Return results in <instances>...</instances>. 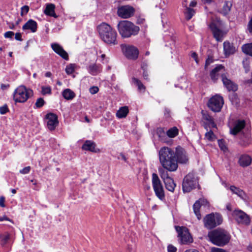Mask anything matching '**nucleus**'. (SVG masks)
Returning <instances> with one entry per match:
<instances>
[{
	"label": "nucleus",
	"instance_id": "obj_1",
	"mask_svg": "<svg viewBox=\"0 0 252 252\" xmlns=\"http://www.w3.org/2000/svg\"><path fill=\"white\" fill-rule=\"evenodd\" d=\"M176 154L174 149L168 147H163L158 151L159 162L168 171L174 172L178 168Z\"/></svg>",
	"mask_w": 252,
	"mask_h": 252
},
{
	"label": "nucleus",
	"instance_id": "obj_2",
	"mask_svg": "<svg viewBox=\"0 0 252 252\" xmlns=\"http://www.w3.org/2000/svg\"><path fill=\"white\" fill-rule=\"evenodd\" d=\"M97 30L101 39L105 43L111 45L118 44L117 32L109 25L103 23L97 27Z\"/></svg>",
	"mask_w": 252,
	"mask_h": 252
},
{
	"label": "nucleus",
	"instance_id": "obj_3",
	"mask_svg": "<svg viewBox=\"0 0 252 252\" xmlns=\"http://www.w3.org/2000/svg\"><path fill=\"white\" fill-rule=\"evenodd\" d=\"M208 237L213 244L220 247L227 244L230 239L229 234L226 231L221 229H217L209 232Z\"/></svg>",
	"mask_w": 252,
	"mask_h": 252
},
{
	"label": "nucleus",
	"instance_id": "obj_4",
	"mask_svg": "<svg viewBox=\"0 0 252 252\" xmlns=\"http://www.w3.org/2000/svg\"><path fill=\"white\" fill-rule=\"evenodd\" d=\"M120 34L123 38L129 37L137 35L139 32V27L128 21H121L117 25Z\"/></svg>",
	"mask_w": 252,
	"mask_h": 252
},
{
	"label": "nucleus",
	"instance_id": "obj_5",
	"mask_svg": "<svg viewBox=\"0 0 252 252\" xmlns=\"http://www.w3.org/2000/svg\"><path fill=\"white\" fill-rule=\"evenodd\" d=\"M33 95L32 91L24 85L17 87L13 93V100L15 102L24 103Z\"/></svg>",
	"mask_w": 252,
	"mask_h": 252
},
{
	"label": "nucleus",
	"instance_id": "obj_6",
	"mask_svg": "<svg viewBox=\"0 0 252 252\" xmlns=\"http://www.w3.org/2000/svg\"><path fill=\"white\" fill-rule=\"evenodd\" d=\"M198 178L193 172L189 173L184 178L182 189L184 192H189L198 186Z\"/></svg>",
	"mask_w": 252,
	"mask_h": 252
},
{
	"label": "nucleus",
	"instance_id": "obj_7",
	"mask_svg": "<svg viewBox=\"0 0 252 252\" xmlns=\"http://www.w3.org/2000/svg\"><path fill=\"white\" fill-rule=\"evenodd\" d=\"M222 218L220 215L213 213L207 215L203 219L205 227L211 229L221 223Z\"/></svg>",
	"mask_w": 252,
	"mask_h": 252
},
{
	"label": "nucleus",
	"instance_id": "obj_8",
	"mask_svg": "<svg viewBox=\"0 0 252 252\" xmlns=\"http://www.w3.org/2000/svg\"><path fill=\"white\" fill-rule=\"evenodd\" d=\"M221 24L220 19L216 18V19H212L211 23L209 25L214 38L218 41H222L223 38V32L220 29V26Z\"/></svg>",
	"mask_w": 252,
	"mask_h": 252
},
{
	"label": "nucleus",
	"instance_id": "obj_9",
	"mask_svg": "<svg viewBox=\"0 0 252 252\" xmlns=\"http://www.w3.org/2000/svg\"><path fill=\"white\" fill-rule=\"evenodd\" d=\"M152 185L156 196L160 200L165 198L164 191L161 182L156 173L152 174Z\"/></svg>",
	"mask_w": 252,
	"mask_h": 252
},
{
	"label": "nucleus",
	"instance_id": "obj_10",
	"mask_svg": "<svg viewBox=\"0 0 252 252\" xmlns=\"http://www.w3.org/2000/svg\"><path fill=\"white\" fill-rule=\"evenodd\" d=\"M175 228L178 232V237L181 244H188L192 242V238L187 227L175 226Z\"/></svg>",
	"mask_w": 252,
	"mask_h": 252
},
{
	"label": "nucleus",
	"instance_id": "obj_11",
	"mask_svg": "<svg viewBox=\"0 0 252 252\" xmlns=\"http://www.w3.org/2000/svg\"><path fill=\"white\" fill-rule=\"evenodd\" d=\"M121 48L125 56L129 60H135L137 59L139 52L137 48L131 45H122Z\"/></svg>",
	"mask_w": 252,
	"mask_h": 252
},
{
	"label": "nucleus",
	"instance_id": "obj_12",
	"mask_svg": "<svg viewBox=\"0 0 252 252\" xmlns=\"http://www.w3.org/2000/svg\"><path fill=\"white\" fill-rule=\"evenodd\" d=\"M223 103L222 97L216 94L209 99L208 106L212 111L215 112H219L221 110Z\"/></svg>",
	"mask_w": 252,
	"mask_h": 252
},
{
	"label": "nucleus",
	"instance_id": "obj_13",
	"mask_svg": "<svg viewBox=\"0 0 252 252\" xmlns=\"http://www.w3.org/2000/svg\"><path fill=\"white\" fill-rule=\"evenodd\" d=\"M232 216L239 224L248 225L250 223L248 215L240 210H235L232 213Z\"/></svg>",
	"mask_w": 252,
	"mask_h": 252
},
{
	"label": "nucleus",
	"instance_id": "obj_14",
	"mask_svg": "<svg viewBox=\"0 0 252 252\" xmlns=\"http://www.w3.org/2000/svg\"><path fill=\"white\" fill-rule=\"evenodd\" d=\"M134 8L128 5L122 6L118 9L117 13L122 18H128L133 15Z\"/></svg>",
	"mask_w": 252,
	"mask_h": 252
},
{
	"label": "nucleus",
	"instance_id": "obj_15",
	"mask_svg": "<svg viewBox=\"0 0 252 252\" xmlns=\"http://www.w3.org/2000/svg\"><path fill=\"white\" fill-rule=\"evenodd\" d=\"M47 120V126L50 130H53L58 126L59 122L57 116L52 113H50L46 115Z\"/></svg>",
	"mask_w": 252,
	"mask_h": 252
},
{
	"label": "nucleus",
	"instance_id": "obj_16",
	"mask_svg": "<svg viewBox=\"0 0 252 252\" xmlns=\"http://www.w3.org/2000/svg\"><path fill=\"white\" fill-rule=\"evenodd\" d=\"M245 126V122L244 120H237L233 124V127L230 128V132L233 135H237Z\"/></svg>",
	"mask_w": 252,
	"mask_h": 252
},
{
	"label": "nucleus",
	"instance_id": "obj_17",
	"mask_svg": "<svg viewBox=\"0 0 252 252\" xmlns=\"http://www.w3.org/2000/svg\"><path fill=\"white\" fill-rule=\"evenodd\" d=\"M51 48L53 50L63 59L67 61L69 59L67 53L63 49V48L58 43H52Z\"/></svg>",
	"mask_w": 252,
	"mask_h": 252
},
{
	"label": "nucleus",
	"instance_id": "obj_18",
	"mask_svg": "<svg viewBox=\"0 0 252 252\" xmlns=\"http://www.w3.org/2000/svg\"><path fill=\"white\" fill-rule=\"evenodd\" d=\"M177 153V163H186L188 161V158L185 151L180 147L176 148L175 150Z\"/></svg>",
	"mask_w": 252,
	"mask_h": 252
},
{
	"label": "nucleus",
	"instance_id": "obj_19",
	"mask_svg": "<svg viewBox=\"0 0 252 252\" xmlns=\"http://www.w3.org/2000/svg\"><path fill=\"white\" fill-rule=\"evenodd\" d=\"M207 200L200 199L197 200L193 205V210L194 213L196 215L197 219L200 220L201 219V215L200 213V208L202 205H206L208 204Z\"/></svg>",
	"mask_w": 252,
	"mask_h": 252
},
{
	"label": "nucleus",
	"instance_id": "obj_20",
	"mask_svg": "<svg viewBox=\"0 0 252 252\" xmlns=\"http://www.w3.org/2000/svg\"><path fill=\"white\" fill-rule=\"evenodd\" d=\"M221 80L224 86L228 90V91L235 92L237 90V86L231 80L229 79L225 74L221 75Z\"/></svg>",
	"mask_w": 252,
	"mask_h": 252
},
{
	"label": "nucleus",
	"instance_id": "obj_21",
	"mask_svg": "<svg viewBox=\"0 0 252 252\" xmlns=\"http://www.w3.org/2000/svg\"><path fill=\"white\" fill-rule=\"evenodd\" d=\"M224 54L226 56L234 54L237 51L236 47L229 41H224L223 44Z\"/></svg>",
	"mask_w": 252,
	"mask_h": 252
},
{
	"label": "nucleus",
	"instance_id": "obj_22",
	"mask_svg": "<svg viewBox=\"0 0 252 252\" xmlns=\"http://www.w3.org/2000/svg\"><path fill=\"white\" fill-rule=\"evenodd\" d=\"M84 150L89 151L94 153H97L99 150L96 148L95 142L91 140H86L82 146Z\"/></svg>",
	"mask_w": 252,
	"mask_h": 252
},
{
	"label": "nucleus",
	"instance_id": "obj_23",
	"mask_svg": "<svg viewBox=\"0 0 252 252\" xmlns=\"http://www.w3.org/2000/svg\"><path fill=\"white\" fill-rule=\"evenodd\" d=\"M37 24L36 21L30 19L23 26L22 29L24 31L30 30L32 32H35L37 30Z\"/></svg>",
	"mask_w": 252,
	"mask_h": 252
},
{
	"label": "nucleus",
	"instance_id": "obj_24",
	"mask_svg": "<svg viewBox=\"0 0 252 252\" xmlns=\"http://www.w3.org/2000/svg\"><path fill=\"white\" fill-rule=\"evenodd\" d=\"M252 161V158L250 156L244 154L241 155L239 159L238 163L240 165L243 167H245L249 166Z\"/></svg>",
	"mask_w": 252,
	"mask_h": 252
},
{
	"label": "nucleus",
	"instance_id": "obj_25",
	"mask_svg": "<svg viewBox=\"0 0 252 252\" xmlns=\"http://www.w3.org/2000/svg\"><path fill=\"white\" fill-rule=\"evenodd\" d=\"M55 5L52 3H48L46 4L45 9L44 10V13L45 15L53 17L55 18L58 17L55 12Z\"/></svg>",
	"mask_w": 252,
	"mask_h": 252
},
{
	"label": "nucleus",
	"instance_id": "obj_26",
	"mask_svg": "<svg viewBox=\"0 0 252 252\" xmlns=\"http://www.w3.org/2000/svg\"><path fill=\"white\" fill-rule=\"evenodd\" d=\"M223 68L222 65H219L211 71L210 77L212 81L216 82L218 80L220 72L223 69Z\"/></svg>",
	"mask_w": 252,
	"mask_h": 252
},
{
	"label": "nucleus",
	"instance_id": "obj_27",
	"mask_svg": "<svg viewBox=\"0 0 252 252\" xmlns=\"http://www.w3.org/2000/svg\"><path fill=\"white\" fill-rule=\"evenodd\" d=\"M89 72L93 75H96L101 71V66L100 64L93 63L88 67Z\"/></svg>",
	"mask_w": 252,
	"mask_h": 252
},
{
	"label": "nucleus",
	"instance_id": "obj_28",
	"mask_svg": "<svg viewBox=\"0 0 252 252\" xmlns=\"http://www.w3.org/2000/svg\"><path fill=\"white\" fill-rule=\"evenodd\" d=\"M11 239V234L8 232L0 234V244L2 247L5 246Z\"/></svg>",
	"mask_w": 252,
	"mask_h": 252
},
{
	"label": "nucleus",
	"instance_id": "obj_29",
	"mask_svg": "<svg viewBox=\"0 0 252 252\" xmlns=\"http://www.w3.org/2000/svg\"><path fill=\"white\" fill-rule=\"evenodd\" d=\"M165 186L166 189L171 192H173L175 187L176 184L174 183L172 178H170L164 181H163Z\"/></svg>",
	"mask_w": 252,
	"mask_h": 252
},
{
	"label": "nucleus",
	"instance_id": "obj_30",
	"mask_svg": "<svg viewBox=\"0 0 252 252\" xmlns=\"http://www.w3.org/2000/svg\"><path fill=\"white\" fill-rule=\"evenodd\" d=\"M63 97L66 100H71L75 96V93L69 89H65L62 93Z\"/></svg>",
	"mask_w": 252,
	"mask_h": 252
},
{
	"label": "nucleus",
	"instance_id": "obj_31",
	"mask_svg": "<svg viewBox=\"0 0 252 252\" xmlns=\"http://www.w3.org/2000/svg\"><path fill=\"white\" fill-rule=\"evenodd\" d=\"M128 111V109L127 106L122 107L117 112L116 116L119 118H125L127 116Z\"/></svg>",
	"mask_w": 252,
	"mask_h": 252
},
{
	"label": "nucleus",
	"instance_id": "obj_32",
	"mask_svg": "<svg viewBox=\"0 0 252 252\" xmlns=\"http://www.w3.org/2000/svg\"><path fill=\"white\" fill-rule=\"evenodd\" d=\"M230 190L232 191V192L234 194H236L238 196L242 198H244L245 196V192L243 190L240 189L234 186H231L230 187Z\"/></svg>",
	"mask_w": 252,
	"mask_h": 252
},
{
	"label": "nucleus",
	"instance_id": "obj_33",
	"mask_svg": "<svg viewBox=\"0 0 252 252\" xmlns=\"http://www.w3.org/2000/svg\"><path fill=\"white\" fill-rule=\"evenodd\" d=\"M242 50L246 54L252 57V42L243 45L242 46Z\"/></svg>",
	"mask_w": 252,
	"mask_h": 252
},
{
	"label": "nucleus",
	"instance_id": "obj_34",
	"mask_svg": "<svg viewBox=\"0 0 252 252\" xmlns=\"http://www.w3.org/2000/svg\"><path fill=\"white\" fill-rule=\"evenodd\" d=\"M166 135L170 138H174L178 135L179 130L177 127L174 126L169 128L166 131Z\"/></svg>",
	"mask_w": 252,
	"mask_h": 252
},
{
	"label": "nucleus",
	"instance_id": "obj_35",
	"mask_svg": "<svg viewBox=\"0 0 252 252\" xmlns=\"http://www.w3.org/2000/svg\"><path fill=\"white\" fill-rule=\"evenodd\" d=\"M132 83L135 85L137 88L138 90L139 91H144L145 90V87L143 85V84L142 83L140 80L138 79L137 78L135 77H133L132 78Z\"/></svg>",
	"mask_w": 252,
	"mask_h": 252
},
{
	"label": "nucleus",
	"instance_id": "obj_36",
	"mask_svg": "<svg viewBox=\"0 0 252 252\" xmlns=\"http://www.w3.org/2000/svg\"><path fill=\"white\" fill-rule=\"evenodd\" d=\"M158 173L159 174V175L161 177V178L164 181L165 180L170 178V177L169 176L168 172L166 169L162 168H159L158 169Z\"/></svg>",
	"mask_w": 252,
	"mask_h": 252
},
{
	"label": "nucleus",
	"instance_id": "obj_37",
	"mask_svg": "<svg viewBox=\"0 0 252 252\" xmlns=\"http://www.w3.org/2000/svg\"><path fill=\"white\" fill-rule=\"evenodd\" d=\"M231 5V4L228 2H225L223 5L222 9L220 10V13H221L224 15H227L230 11Z\"/></svg>",
	"mask_w": 252,
	"mask_h": 252
},
{
	"label": "nucleus",
	"instance_id": "obj_38",
	"mask_svg": "<svg viewBox=\"0 0 252 252\" xmlns=\"http://www.w3.org/2000/svg\"><path fill=\"white\" fill-rule=\"evenodd\" d=\"M195 13V11L193 9L190 7H187L186 11H185V14L187 20H190Z\"/></svg>",
	"mask_w": 252,
	"mask_h": 252
},
{
	"label": "nucleus",
	"instance_id": "obj_39",
	"mask_svg": "<svg viewBox=\"0 0 252 252\" xmlns=\"http://www.w3.org/2000/svg\"><path fill=\"white\" fill-rule=\"evenodd\" d=\"M203 119L208 122L209 123L212 125V126H216L213 120V118L210 116L207 112H202Z\"/></svg>",
	"mask_w": 252,
	"mask_h": 252
},
{
	"label": "nucleus",
	"instance_id": "obj_40",
	"mask_svg": "<svg viewBox=\"0 0 252 252\" xmlns=\"http://www.w3.org/2000/svg\"><path fill=\"white\" fill-rule=\"evenodd\" d=\"M76 65L75 64L70 63L67 65L65 68V72L68 75L73 73L75 70Z\"/></svg>",
	"mask_w": 252,
	"mask_h": 252
},
{
	"label": "nucleus",
	"instance_id": "obj_41",
	"mask_svg": "<svg viewBox=\"0 0 252 252\" xmlns=\"http://www.w3.org/2000/svg\"><path fill=\"white\" fill-rule=\"evenodd\" d=\"M51 93V88L49 86H42L41 87V94L43 95L49 94Z\"/></svg>",
	"mask_w": 252,
	"mask_h": 252
},
{
	"label": "nucleus",
	"instance_id": "obj_42",
	"mask_svg": "<svg viewBox=\"0 0 252 252\" xmlns=\"http://www.w3.org/2000/svg\"><path fill=\"white\" fill-rule=\"evenodd\" d=\"M141 68L143 70V78L145 80L149 81V79L148 77L149 74H148V72L147 70V65L146 64L145 65L144 64H143L141 66Z\"/></svg>",
	"mask_w": 252,
	"mask_h": 252
},
{
	"label": "nucleus",
	"instance_id": "obj_43",
	"mask_svg": "<svg viewBox=\"0 0 252 252\" xmlns=\"http://www.w3.org/2000/svg\"><path fill=\"white\" fill-rule=\"evenodd\" d=\"M157 135L160 138L161 140H162V137L165 136V133L163 128L158 127L156 131Z\"/></svg>",
	"mask_w": 252,
	"mask_h": 252
},
{
	"label": "nucleus",
	"instance_id": "obj_44",
	"mask_svg": "<svg viewBox=\"0 0 252 252\" xmlns=\"http://www.w3.org/2000/svg\"><path fill=\"white\" fill-rule=\"evenodd\" d=\"M205 136L209 141H213L215 139V135L211 130L206 132Z\"/></svg>",
	"mask_w": 252,
	"mask_h": 252
},
{
	"label": "nucleus",
	"instance_id": "obj_45",
	"mask_svg": "<svg viewBox=\"0 0 252 252\" xmlns=\"http://www.w3.org/2000/svg\"><path fill=\"white\" fill-rule=\"evenodd\" d=\"M44 104L45 101L44 99L40 97L36 100L35 105L36 108H41L44 105Z\"/></svg>",
	"mask_w": 252,
	"mask_h": 252
},
{
	"label": "nucleus",
	"instance_id": "obj_46",
	"mask_svg": "<svg viewBox=\"0 0 252 252\" xmlns=\"http://www.w3.org/2000/svg\"><path fill=\"white\" fill-rule=\"evenodd\" d=\"M29 10V7L27 5H24L21 7V15L22 16L27 14Z\"/></svg>",
	"mask_w": 252,
	"mask_h": 252
},
{
	"label": "nucleus",
	"instance_id": "obj_47",
	"mask_svg": "<svg viewBox=\"0 0 252 252\" xmlns=\"http://www.w3.org/2000/svg\"><path fill=\"white\" fill-rule=\"evenodd\" d=\"M243 67L245 69V72L247 73L250 70V65L249 62L247 60H243Z\"/></svg>",
	"mask_w": 252,
	"mask_h": 252
},
{
	"label": "nucleus",
	"instance_id": "obj_48",
	"mask_svg": "<svg viewBox=\"0 0 252 252\" xmlns=\"http://www.w3.org/2000/svg\"><path fill=\"white\" fill-rule=\"evenodd\" d=\"M218 144H219V147L221 149V150H223V151H225L227 150V147L225 146V145L222 140H219Z\"/></svg>",
	"mask_w": 252,
	"mask_h": 252
},
{
	"label": "nucleus",
	"instance_id": "obj_49",
	"mask_svg": "<svg viewBox=\"0 0 252 252\" xmlns=\"http://www.w3.org/2000/svg\"><path fill=\"white\" fill-rule=\"evenodd\" d=\"M98 88L96 86L91 87L89 89L90 93L92 94H95L98 92Z\"/></svg>",
	"mask_w": 252,
	"mask_h": 252
},
{
	"label": "nucleus",
	"instance_id": "obj_50",
	"mask_svg": "<svg viewBox=\"0 0 252 252\" xmlns=\"http://www.w3.org/2000/svg\"><path fill=\"white\" fill-rule=\"evenodd\" d=\"M177 249L173 245L170 244L167 246L168 252H177Z\"/></svg>",
	"mask_w": 252,
	"mask_h": 252
},
{
	"label": "nucleus",
	"instance_id": "obj_51",
	"mask_svg": "<svg viewBox=\"0 0 252 252\" xmlns=\"http://www.w3.org/2000/svg\"><path fill=\"white\" fill-rule=\"evenodd\" d=\"M31 170L30 166H27L20 171V173L23 174H28L30 172Z\"/></svg>",
	"mask_w": 252,
	"mask_h": 252
},
{
	"label": "nucleus",
	"instance_id": "obj_52",
	"mask_svg": "<svg viewBox=\"0 0 252 252\" xmlns=\"http://www.w3.org/2000/svg\"><path fill=\"white\" fill-rule=\"evenodd\" d=\"M8 109L7 106L6 105L0 107V113L1 114L3 115L5 114L8 111Z\"/></svg>",
	"mask_w": 252,
	"mask_h": 252
},
{
	"label": "nucleus",
	"instance_id": "obj_53",
	"mask_svg": "<svg viewBox=\"0 0 252 252\" xmlns=\"http://www.w3.org/2000/svg\"><path fill=\"white\" fill-rule=\"evenodd\" d=\"M247 30L250 33L252 34V17L251 18L250 20L248 22L247 25Z\"/></svg>",
	"mask_w": 252,
	"mask_h": 252
},
{
	"label": "nucleus",
	"instance_id": "obj_54",
	"mask_svg": "<svg viewBox=\"0 0 252 252\" xmlns=\"http://www.w3.org/2000/svg\"><path fill=\"white\" fill-rule=\"evenodd\" d=\"M14 33L13 32L8 31L4 33V37L5 38H11L14 35Z\"/></svg>",
	"mask_w": 252,
	"mask_h": 252
},
{
	"label": "nucleus",
	"instance_id": "obj_55",
	"mask_svg": "<svg viewBox=\"0 0 252 252\" xmlns=\"http://www.w3.org/2000/svg\"><path fill=\"white\" fill-rule=\"evenodd\" d=\"M211 252H226V251H225L223 249L214 247V248H212Z\"/></svg>",
	"mask_w": 252,
	"mask_h": 252
},
{
	"label": "nucleus",
	"instance_id": "obj_56",
	"mask_svg": "<svg viewBox=\"0 0 252 252\" xmlns=\"http://www.w3.org/2000/svg\"><path fill=\"white\" fill-rule=\"evenodd\" d=\"M118 159L123 160L125 162H127V158L122 153H120L119 155L118 156Z\"/></svg>",
	"mask_w": 252,
	"mask_h": 252
},
{
	"label": "nucleus",
	"instance_id": "obj_57",
	"mask_svg": "<svg viewBox=\"0 0 252 252\" xmlns=\"http://www.w3.org/2000/svg\"><path fill=\"white\" fill-rule=\"evenodd\" d=\"M15 39L17 40L22 41V36H21V33H20V32L16 33L15 36Z\"/></svg>",
	"mask_w": 252,
	"mask_h": 252
},
{
	"label": "nucleus",
	"instance_id": "obj_58",
	"mask_svg": "<svg viewBox=\"0 0 252 252\" xmlns=\"http://www.w3.org/2000/svg\"><path fill=\"white\" fill-rule=\"evenodd\" d=\"M191 56L192 58H193L195 61V62L198 63V60L197 59V55L195 52H192L191 54Z\"/></svg>",
	"mask_w": 252,
	"mask_h": 252
},
{
	"label": "nucleus",
	"instance_id": "obj_59",
	"mask_svg": "<svg viewBox=\"0 0 252 252\" xmlns=\"http://www.w3.org/2000/svg\"><path fill=\"white\" fill-rule=\"evenodd\" d=\"M5 198L3 196H1L0 197V206L2 207H5L4 205Z\"/></svg>",
	"mask_w": 252,
	"mask_h": 252
},
{
	"label": "nucleus",
	"instance_id": "obj_60",
	"mask_svg": "<svg viewBox=\"0 0 252 252\" xmlns=\"http://www.w3.org/2000/svg\"><path fill=\"white\" fill-rule=\"evenodd\" d=\"M213 62V59L211 58H208L206 61L205 68Z\"/></svg>",
	"mask_w": 252,
	"mask_h": 252
},
{
	"label": "nucleus",
	"instance_id": "obj_61",
	"mask_svg": "<svg viewBox=\"0 0 252 252\" xmlns=\"http://www.w3.org/2000/svg\"><path fill=\"white\" fill-rule=\"evenodd\" d=\"M3 220H8L9 221H11V220H10L8 218H7L6 216H3L2 217H0V221H2Z\"/></svg>",
	"mask_w": 252,
	"mask_h": 252
},
{
	"label": "nucleus",
	"instance_id": "obj_62",
	"mask_svg": "<svg viewBox=\"0 0 252 252\" xmlns=\"http://www.w3.org/2000/svg\"><path fill=\"white\" fill-rule=\"evenodd\" d=\"M9 85L8 84L6 85V84H2L1 85V89L2 90H6V89H7V88H9Z\"/></svg>",
	"mask_w": 252,
	"mask_h": 252
},
{
	"label": "nucleus",
	"instance_id": "obj_63",
	"mask_svg": "<svg viewBox=\"0 0 252 252\" xmlns=\"http://www.w3.org/2000/svg\"><path fill=\"white\" fill-rule=\"evenodd\" d=\"M197 2L195 0H192L190 2L189 4L190 7H194L196 5Z\"/></svg>",
	"mask_w": 252,
	"mask_h": 252
},
{
	"label": "nucleus",
	"instance_id": "obj_64",
	"mask_svg": "<svg viewBox=\"0 0 252 252\" xmlns=\"http://www.w3.org/2000/svg\"><path fill=\"white\" fill-rule=\"evenodd\" d=\"M185 252H199L197 250L195 249H189L186 250Z\"/></svg>",
	"mask_w": 252,
	"mask_h": 252
}]
</instances>
